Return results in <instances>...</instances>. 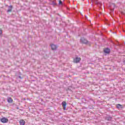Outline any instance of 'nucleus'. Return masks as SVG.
<instances>
[{"mask_svg": "<svg viewBox=\"0 0 125 125\" xmlns=\"http://www.w3.org/2000/svg\"><path fill=\"white\" fill-rule=\"evenodd\" d=\"M80 42L84 44H87V45H89V46H90V45L91 44V42L86 40L84 37H82L80 39Z\"/></svg>", "mask_w": 125, "mask_h": 125, "instance_id": "f257e3e1", "label": "nucleus"}, {"mask_svg": "<svg viewBox=\"0 0 125 125\" xmlns=\"http://www.w3.org/2000/svg\"><path fill=\"white\" fill-rule=\"evenodd\" d=\"M105 120H106V121H112V117H111V116H106V117H105Z\"/></svg>", "mask_w": 125, "mask_h": 125, "instance_id": "ddd939ff", "label": "nucleus"}, {"mask_svg": "<svg viewBox=\"0 0 125 125\" xmlns=\"http://www.w3.org/2000/svg\"><path fill=\"white\" fill-rule=\"evenodd\" d=\"M0 32H2V30L1 28H0Z\"/></svg>", "mask_w": 125, "mask_h": 125, "instance_id": "4be33fe9", "label": "nucleus"}, {"mask_svg": "<svg viewBox=\"0 0 125 125\" xmlns=\"http://www.w3.org/2000/svg\"><path fill=\"white\" fill-rule=\"evenodd\" d=\"M17 109L18 110L19 109V107H17Z\"/></svg>", "mask_w": 125, "mask_h": 125, "instance_id": "5701e85b", "label": "nucleus"}, {"mask_svg": "<svg viewBox=\"0 0 125 125\" xmlns=\"http://www.w3.org/2000/svg\"><path fill=\"white\" fill-rule=\"evenodd\" d=\"M104 52L105 54H109L111 52V50L109 48H106L104 50Z\"/></svg>", "mask_w": 125, "mask_h": 125, "instance_id": "0eeeda50", "label": "nucleus"}, {"mask_svg": "<svg viewBox=\"0 0 125 125\" xmlns=\"http://www.w3.org/2000/svg\"><path fill=\"white\" fill-rule=\"evenodd\" d=\"M50 4L53 5V6L57 5V3H56V0H51L50 1Z\"/></svg>", "mask_w": 125, "mask_h": 125, "instance_id": "6e6552de", "label": "nucleus"}, {"mask_svg": "<svg viewBox=\"0 0 125 125\" xmlns=\"http://www.w3.org/2000/svg\"><path fill=\"white\" fill-rule=\"evenodd\" d=\"M62 105L63 107V110H66V107L67 106V103L66 102H63L62 104Z\"/></svg>", "mask_w": 125, "mask_h": 125, "instance_id": "9d476101", "label": "nucleus"}, {"mask_svg": "<svg viewBox=\"0 0 125 125\" xmlns=\"http://www.w3.org/2000/svg\"><path fill=\"white\" fill-rule=\"evenodd\" d=\"M116 108L120 110L121 109L124 108V105H123L121 104H116Z\"/></svg>", "mask_w": 125, "mask_h": 125, "instance_id": "1a4fd4ad", "label": "nucleus"}, {"mask_svg": "<svg viewBox=\"0 0 125 125\" xmlns=\"http://www.w3.org/2000/svg\"><path fill=\"white\" fill-rule=\"evenodd\" d=\"M2 32H0V35H2Z\"/></svg>", "mask_w": 125, "mask_h": 125, "instance_id": "412c9836", "label": "nucleus"}, {"mask_svg": "<svg viewBox=\"0 0 125 125\" xmlns=\"http://www.w3.org/2000/svg\"><path fill=\"white\" fill-rule=\"evenodd\" d=\"M7 101L8 103L11 104V103H13V99H12V98L9 97V98H8Z\"/></svg>", "mask_w": 125, "mask_h": 125, "instance_id": "9b49d317", "label": "nucleus"}, {"mask_svg": "<svg viewBox=\"0 0 125 125\" xmlns=\"http://www.w3.org/2000/svg\"><path fill=\"white\" fill-rule=\"evenodd\" d=\"M81 60V58L76 57L75 59H74L73 62L74 63H80Z\"/></svg>", "mask_w": 125, "mask_h": 125, "instance_id": "20e7f679", "label": "nucleus"}, {"mask_svg": "<svg viewBox=\"0 0 125 125\" xmlns=\"http://www.w3.org/2000/svg\"><path fill=\"white\" fill-rule=\"evenodd\" d=\"M51 48L52 50H56V49H57V48H58V46L54 44H52L51 45Z\"/></svg>", "mask_w": 125, "mask_h": 125, "instance_id": "423d86ee", "label": "nucleus"}, {"mask_svg": "<svg viewBox=\"0 0 125 125\" xmlns=\"http://www.w3.org/2000/svg\"><path fill=\"white\" fill-rule=\"evenodd\" d=\"M104 23L106 25H108V26H110V24L109 23V21L107 19L104 20Z\"/></svg>", "mask_w": 125, "mask_h": 125, "instance_id": "4468645a", "label": "nucleus"}, {"mask_svg": "<svg viewBox=\"0 0 125 125\" xmlns=\"http://www.w3.org/2000/svg\"><path fill=\"white\" fill-rule=\"evenodd\" d=\"M118 45H119V46H121V45H122V44H120V43H118Z\"/></svg>", "mask_w": 125, "mask_h": 125, "instance_id": "6ab92c4d", "label": "nucleus"}, {"mask_svg": "<svg viewBox=\"0 0 125 125\" xmlns=\"http://www.w3.org/2000/svg\"><path fill=\"white\" fill-rule=\"evenodd\" d=\"M59 5H63V2L61 0L59 1Z\"/></svg>", "mask_w": 125, "mask_h": 125, "instance_id": "2eb2a0df", "label": "nucleus"}, {"mask_svg": "<svg viewBox=\"0 0 125 125\" xmlns=\"http://www.w3.org/2000/svg\"><path fill=\"white\" fill-rule=\"evenodd\" d=\"M85 20H87V17L85 16Z\"/></svg>", "mask_w": 125, "mask_h": 125, "instance_id": "a211bd4d", "label": "nucleus"}, {"mask_svg": "<svg viewBox=\"0 0 125 125\" xmlns=\"http://www.w3.org/2000/svg\"><path fill=\"white\" fill-rule=\"evenodd\" d=\"M88 108L89 109H94V105H89Z\"/></svg>", "mask_w": 125, "mask_h": 125, "instance_id": "dca6fc26", "label": "nucleus"}, {"mask_svg": "<svg viewBox=\"0 0 125 125\" xmlns=\"http://www.w3.org/2000/svg\"><path fill=\"white\" fill-rule=\"evenodd\" d=\"M25 122L24 120H21L20 121V125H25Z\"/></svg>", "mask_w": 125, "mask_h": 125, "instance_id": "f8f14e48", "label": "nucleus"}, {"mask_svg": "<svg viewBox=\"0 0 125 125\" xmlns=\"http://www.w3.org/2000/svg\"><path fill=\"white\" fill-rule=\"evenodd\" d=\"M97 4H98V2H97Z\"/></svg>", "mask_w": 125, "mask_h": 125, "instance_id": "b1692460", "label": "nucleus"}, {"mask_svg": "<svg viewBox=\"0 0 125 125\" xmlns=\"http://www.w3.org/2000/svg\"><path fill=\"white\" fill-rule=\"evenodd\" d=\"M84 101H87V102H90L91 104H95V102H94V101L92 99L90 98H87V100L85 99H84Z\"/></svg>", "mask_w": 125, "mask_h": 125, "instance_id": "7ed1b4c3", "label": "nucleus"}, {"mask_svg": "<svg viewBox=\"0 0 125 125\" xmlns=\"http://www.w3.org/2000/svg\"><path fill=\"white\" fill-rule=\"evenodd\" d=\"M19 79H20L21 80H22L23 79V78H22V77H21V76H19Z\"/></svg>", "mask_w": 125, "mask_h": 125, "instance_id": "f3484780", "label": "nucleus"}, {"mask_svg": "<svg viewBox=\"0 0 125 125\" xmlns=\"http://www.w3.org/2000/svg\"><path fill=\"white\" fill-rule=\"evenodd\" d=\"M0 122H1V123H3V124H6V123L8 122V119L3 117L0 119Z\"/></svg>", "mask_w": 125, "mask_h": 125, "instance_id": "39448f33", "label": "nucleus"}, {"mask_svg": "<svg viewBox=\"0 0 125 125\" xmlns=\"http://www.w3.org/2000/svg\"><path fill=\"white\" fill-rule=\"evenodd\" d=\"M114 8L111 9V11H114Z\"/></svg>", "mask_w": 125, "mask_h": 125, "instance_id": "aec40b11", "label": "nucleus"}, {"mask_svg": "<svg viewBox=\"0 0 125 125\" xmlns=\"http://www.w3.org/2000/svg\"><path fill=\"white\" fill-rule=\"evenodd\" d=\"M6 6H7L8 10H7V13H9V12H12V9H13V6L12 5L9 6L8 5H6Z\"/></svg>", "mask_w": 125, "mask_h": 125, "instance_id": "f03ea898", "label": "nucleus"}]
</instances>
